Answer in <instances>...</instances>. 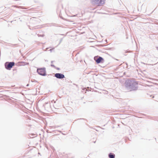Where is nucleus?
Here are the masks:
<instances>
[{
	"label": "nucleus",
	"mask_w": 158,
	"mask_h": 158,
	"mask_svg": "<svg viewBox=\"0 0 158 158\" xmlns=\"http://www.w3.org/2000/svg\"><path fill=\"white\" fill-rule=\"evenodd\" d=\"M54 77L59 79H62L65 77L64 75L61 73H56L54 75Z\"/></svg>",
	"instance_id": "39448f33"
},
{
	"label": "nucleus",
	"mask_w": 158,
	"mask_h": 158,
	"mask_svg": "<svg viewBox=\"0 0 158 158\" xmlns=\"http://www.w3.org/2000/svg\"><path fill=\"white\" fill-rule=\"evenodd\" d=\"M15 63L14 62H6L5 64L6 69L8 70H10L11 68L15 65Z\"/></svg>",
	"instance_id": "f03ea898"
},
{
	"label": "nucleus",
	"mask_w": 158,
	"mask_h": 158,
	"mask_svg": "<svg viewBox=\"0 0 158 158\" xmlns=\"http://www.w3.org/2000/svg\"><path fill=\"white\" fill-rule=\"evenodd\" d=\"M138 83L135 81L128 79L127 80L125 83V85L127 90L131 91L136 90L138 89Z\"/></svg>",
	"instance_id": "f257e3e1"
},
{
	"label": "nucleus",
	"mask_w": 158,
	"mask_h": 158,
	"mask_svg": "<svg viewBox=\"0 0 158 158\" xmlns=\"http://www.w3.org/2000/svg\"><path fill=\"white\" fill-rule=\"evenodd\" d=\"M52 50H53V49H50L49 50V51H50V52H52Z\"/></svg>",
	"instance_id": "9b49d317"
},
{
	"label": "nucleus",
	"mask_w": 158,
	"mask_h": 158,
	"mask_svg": "<svg viewBox=\"0 0 158 158\" xmlns=\"http://www.w3.org/2000/svg\"><path fill=\"white\" fill-rule=\"evenodd\" d=\"M51 66L52 67H53L54 68H56V66L54 65H53V64H51Z\"/></svg>",
	"instance_id": "6e6552de"
},
{
	"label": "nucleus",
	"mask_w": 158,
	"mask_h": 158,
	"mask_svg": "<svg viewBox=\"0 0 158 158\" xmlns=\"http://www.w3.org/2000/svg\"><path fill=\"white\" fill-rule=\"evenodd\" d=\"M94 59L97 64L102 62V61L104 60L103 58L101 56H95Z\"/></svg>",
	"instance_id": "20e7f679"
},
{
	"label": "nucleus",
	"mask_w": 158,
	"mask_h": 158,
	"mask_svg": "<svg viewBox=\"0 0 158 158\" xmlns=\"http://www.w3.org/2000/svg\"><path fill=\"white\" fill-rule=\"evenodd\" d=\"M53 62H54V61H51V63H52Z\"/></svg>",
	"instance_id": "f8f14e48"
},
{
	"label": "nucleus",
	"mask_w": 158,
	"mask_h": 158,
	"mask_svg": "<svg viewBox=\"0 0 158 158\" xmlns=\"http://www.w3.org/2000/svg\"><path fill=\"white\" fill-rule=\"evenodd\" d=\"M92 2L94 4H98V6L100 4H104L105 3L104 0H92Z\"/></svg>",
	"instance_id": "423d86ee"
},
{
	"label": "nucleus",
	"mask_w": 158,
	"mask_h": 158,
	"mask_svg": "<svg viewBox=\"0 0 158 158\" xmlns=\"http://www.w3.org/2000/svg\"><path fill=\"white\" fill-rule=\"evenodd\" d=\"M62 39H61V40H60V42L59 44H60L61 42L62 41Z\"/></svg>",
	"instance_id": "9d476101"
},
{
	"label": "nucleus",
	"mask_w": 158,
	"mask_h": 158,
	"mask_svg": "<svg viewBox=\"0 0 158 158\" xmlns=\"http://www.w3.org/2000/svg\"><path fill=\"white\" fill-rule=\"evenodd\" d=\"M109 158H115V155L113 153H110L108 154Z\"/></svg>",
	"instance_id": "0eeeda50"
},
{
	"label": "nucleus",
	"mask_w": 158,
	"mask_h": 158,
	"mask_svg": "<svg viewBox=\"0 0 158 158\" xmlns=\"http://www.w3.org/2000/svg\"><path fill=\"white\" fill-rule=\"evenodd\" d=\"M31 81L32 82H37V81L36 80H34L33 81L32 80Z\"/></svg>",
	"instance_id": "1a4fd4ad"
},
{
	"label": "nucleus",
	"mask_w": 158,
	"mask_h": 158,
	"mask_svg": "<svg viewBox=\"0 0 158 158\" xmlns=\"http://www.w3.org/2000/svg\"><path fill=\"white\" fill-rule=\"evenodd\" d=\"M37 72L39 75L42 76H45L46 75V69L45 68L37 69Z\"/></svg>",
	"instance_id": "7ed1b4c3"
},
{
	"label": "nucleus",
	"mask_w": 158,
	"mask_h": 158,
	"mask_svg": "<svg viewBox=\"0 0 158 158\" xmlns=\"http://www.w3.org/2000/svg\"><path fill=\"white\" fill-rule=\"evenodd\" d=\"M38 36H41V35H39V34H38Z\"/></svg>",
	"instance_id": "ddd939ff"
},
{
	"label": "nucleus",
	"mask_w": 158,
	"mask_h": 158,
	"mask_svg": "<svg viewBox=\"0 0 158 158\" xmlns=\"http://www.w3.org/2000/svg\"><path fill=\"white\" fill-rule=\"evenodd\" d=\"M28 85H29V84H27V86H28Z\"/></svg>",
	"instance_id": "2eb2a0df"
},
{
	"label": "nucleus",
	"mask_w": 158,
	"mask_h": 158,
	"mask_svg": "<svg viewBox=\"0 0 158 158\" xmlns=\"http://www.w3.org/2000/svg\"><path fill=\"white\" fill-rule=\"evenodd\" d=\"M57 69L58 70H59V68H57Z\"/></svg>",
	"instance_id": "4468645a"
}]
</instances>
